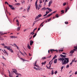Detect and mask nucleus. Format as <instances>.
<instances>
[{
	"mask_svg": "<svg viewBox=\"0 0 77 77\" xmlns=\"http://www.w3.org/2000/svg\"><path fill=\"white\" fill-rule=\"evenodd\" d=\"M74 53V51L73 50H72L70 51L69 53L70 54H73V53Z\"/></svg>",
	"mask_w": 77,
	"mask_h": 77,
	"instance_id": "nucleus-11",
	"label": "nucleus"
},
{
	"mask_svg": "<svg viewBox=\"0 0 77 77\" xmlns=\"http://www.w3.org/2000/svg\"><path fill=\"white\" fill-rule=\"evenodd\" d=\"M27 45V48H28L29 49V50H30L31 49V47H30V46L29 45V44H28Z\"/></svg>",
	"mask_w": 77,
	"mask_h": 77,
	"instance_id": "nucleus-16",
	"label": "nucleus"
},
{
	"mask_svg": "<svg viewBox=\"0 0 77 77\" xmlns=\"http://www.w3.org/2000/svg\"><path fill=\"white\" fill-rule=\"evenodd\" d=\"M36 29H37V28H36L34 29V30H33V31H35V30H36Z\"/></svg>",
	"mask_w": 77,
	"mask_h": 77,
	"instance_id": "nucleus-57",
	"label": "nucleus"
},
{
	"mask_svg": "<svg viewBox=\"0 0 77 77\" xmlns=\"http://www.w3.org/2000/svg\"><path fill=\"white\" fill-rule=\"evenodd\" d=\"M8 6L9 7H10V8H12V7H13V6L12 5H9Z\"/></svg>",
	"mask_w": 77,
	"mask_h": 77,
	"instance_id": "nucleus-22",
	"label": "nucleus"
},
{
	"mask_svg": "<svg viewBox=\"0 0 77 77\" xmlns=\"http://www.w3.org/2000/svg\"><path fill=\"white\" fill-rule=\"evenodd\" d=\"M62 54H65V55H66V53H64V52H63L62 53Z\"/></svg>",
	"mask_w": 77,
	"mask_h": 77,
	"instance_id": "nucleus-46",
	"label": "nucleus"
},
{
	"mask_svg": "<svg viewBox=\"0 0 77 77\" xmlns=\"http://www.w3.org/2000/svg\"><path fill=\"white\" fill-rule=\"evenodd\" d=\"M56 57H57V56H56V55H55L54 57L53 58L52 60H54V59H56Z\"/></svg>",
	"mask_w": 77,
	"mask_h": 77,
	"instance_id": "nucleus-19",
	"label": "nucleus"
},
{
	"mask_svg": "<svg viewBox=\"0 0 77 77\" xmlns=\"http://www.w3.org/2000/svg\"><path fill=\"white\" fill-rule=\"evenodd\" d=\"M14 45V46H15V47L17 46V45H16L14 43L13 44Z\"/></svg>",
	"mask_w": 77,
	"mask_h": 77,
	"instance_id": "nucleus-48",
	"label": "nucleus"
},
{
	"mask_svg": "<svg viewBox=\"0 0 77 77\" xmlns=\"http://www.w3.org/2000/svg\"><path fill=\"white\" fill-rule=\"evenodd\" d=\"M66 5V3L64 2V3H63V6H65V5Z\"/></svg>",
	"mask_w": 77,
	"mask_h": 77,
	"instance_id": "nucleus-29",
	"label": "nucleus"
},
{
	"mask_svg": "<svg viewBox=\"0 0 77 77\" xmlns=\"http://www.w3.org/2000/svg\"><path fill=\"white\" fill-rule=\"evenodd\" d=\"M72 62L70 63L69 64V65H71V66H72Z\"/></svg>",
	"mask_w": 77,
	"mask_h": 77,
	"instance_id": "nucleus-43",
	"label": "nucleus"
},
{
	"mask_svg": "<svg viewBox=\"0 0 77 77\" xmlns=\"http://www.w3.org/2000/svg\"><path fill=\"white\" fill-rule=\"evenodd\" d=\"M44 63V65H45V63H46V61H45Z\"/></svg>",
	"mask_w": 77,
	"mask_h": 77,
	"instance_id": "nucleus-64",
	"label": "nucleus"
},
{
	"mask_svg": "<svg viewBox=\"0 0 77 77\" xmlns=\"http://www.w3.org/2000/svg\"><path fill=\"white\" fill-rule=\"evenodd\" d=\"M8 33H3L2 32H0V34H1V35H5V34H7Z\"/></svg>",
	"mask_w": 77,
	"mask_h": 77,
	"instance_id": "nucleus-12",
	"label": "nucleus"
},
{
	"mask_svg": "<svg viewBox=\"0 0 77 77\" xmlns=\"http://www.w3.org/2000/svg\"><path fill=\"white\" fill-rule=\"evenodd\" d=\"M35 7L38 6V4H35Z\"/></svg>",
	"mask_w": 77,
	"mask_h": 77,
	"instance_id": "nucleus-51",
	"label": "nucleus"
},
{
	"mask_svg": "<svg viewBox=\"0 0 77 77\" xmlns=\"http://www.w3.org/2000/svg\"><path fill=\"white\" fill-rule=\"evenodd\" d=\"M8 20L9 21V22L11 23V24H12V21L11 20Z\"/></svg>",
	"mask_w": 77,
	"mask_h": 77,
	"instance_id": "nucleus-50",
	"label": "nucleus"
},
{
	"mask_svg": "<svg viewBox=\"0 0 77 77\" xmlns=\"http://www.w3.org/2000/svg\"><path fill=\"white\" fill-rule=\"evenodd\" d=\"M57 73V71H55V72H54V73L55 74H56Z\"/></svg>",
	"mask_w": 77,
	"mask_h": 77,
	"instance_id": "nucleus-42",
	"label": "nucleus"
},
{
	"mask_svg": "<svg viewBox=\"0 0 77 77\" xmlns=\"http://www.w3.org/2000/svg\"><path fill=\"white\" fill-rule=\"evenodd\" d=\"M4 73V70H3V69L2 70V72H1V73Z\"/></svg>",
	"mask_w": 77,
	"mask_h": 77,
	"instance_id": "nucleus-33",
	"label": "nucleus"
},
{
	"mask_svg": "<svg viewBox=\"0 0 77 77\" xmlns=\"http://www.w3.org/2000/svg\"><path fill=\"white\" fill-rule=\"evenodd\" d=\"M9 76L10 77H11V73L10 71L9 72Z\"/></svg>",
	"mask_w": 77,
	"mask_h": 77,
	"instance_id": "nucleus-28",
	"label": "nucleus"
},
{
	"mask_svg": "<svg viewBox=\"0 0 77 77\" xmlns=\"http://www.w3.org/2000/svg\"><path fill=\"white\" fill-rule=\"evenodd\" d=\"M36 35H37V34L36 33H35V35H33V38H35V36H36Z\"/></svg>",
	"mask_w": 77,
	"mask_h": 77,
	"instance_id": "nucleus-23",
	"label": "nucleus"
},
{
	"mask_svg": "<svg viewBox=\"0 0 77 77\" xmlns=\"http://www.w3.org/2000/svg\"><path fill=\"white\" fill-rule=\"evenodd\" d=\"M16 23H18V22H19V21H18V20L17 19L16 20Z\"/></svg>",
	"mask_w": 77,
	"mask_h": 77,
	"instance_id": "nucleus-53",
	"label": "nucleus"
},
{
	"mask_svg": "<svg viewBox=\"0 0 77 77\" xmlns=\"http://www.w3.org/2000/svg\"><path fill=\"white\" fill-rule=\"evenodd\" d=\"M57 12V11H54V12H53V13H52V14H53L54 13H56V12Z\"/></svg>",
	"mask_w": 77,
	"mask_h": 77,
	"instance_id": "nucleus-38",
	"label": "nucleus"
},
{
	"mask_svg": "<svg viewBox=\"0 0 77 77\" xmlns=\"http://www.w3.org/2000/svg\"><path fill=\"white\" fill-rule=\"evenodd\" d=\"M36 63H37V61H35V63H33L34 64V66H36L37 68H36V67H33V68H34V69H36V70H40V69H38L39 68V66H38L36 65Z\"/></svg>",
	"mask_w": 77,
	"mask_h": 77,
	"instance_id": "nucleus-2",
	"label": "nucleus"
},
{
	"mask_svg": "<svg viewBox=\"0 0 77 77\" xmlns=\"http://www.w3.org/2000/svg\"><path fill=\"white\" fill-rule=\"evenodd\" d=\"M53 15V13H51L50 14L47 15L48 17H50V16H51V15Z\"/></svg>",
	"mask_w": 77,
	"mask_h": 77,
	"instance_id": "nucleus-18",
	"label": "nucleus"
},
{
	"mask_svg": "<svg viewBox=\"0 0 77 77\" xmlns=\"http://www.w3.org/2000/svg\"><path fill=\"white\" fill-rule=\"evenodd\" d=\"M44 5L45 6L46 5V2H45L44 3Z\"/></svg>",
	"mask_w": 77,
	"mask_h": 77,
	"instance_id": "nucleus-59",
	"label": "nucleus"
},
{
	"mask_svg": "<svg viewBox=\"0 0 77 77\" xmlns=\"http://www.w3.org/2000/svg\"><path fill=\"white\" fill-rule=\"evenodd\" d=\"M56 17H57V18H59V15L57 14L55 15Z\"/></svg>",
	"mask_w": 77,
	"mask_h": 77,
	"instance_id": "nucleus-25",
	"label": "nucleus"
},
{
	"mask_svg": "<svg viewBox=\"0 0 77 77\" xmlns=\"http://www.w3.org/2000/svg\"><path fill=\"white\" fill-rule=\"evenodd\" d=\"M69 8L68 7H67V8H66V11L65 12L66 13V12H67V11H68V10H69Z\"/></svg>",
	"mask_w": 77,
	"mask_h": 77,
	"instance_id": "nucleus-14",
	"label": "nucleus"
},
{
	"mask_svg": "<svg viewBox=\"0 0 77 77\" xmlns=\"http://www.w3.org/2000/svg\"><path fill=\"white\" fill-rule=\"evenodd\" d=\"M60 56L61 57H64L60 58L58 59V60L60 61H62V65H66L67 64L68 62H69V58H65L66 55H64L62 54H60Z\"/></svg>",
	"mask_w": 77,
	"mask_h": 77,
	"instance_id": "nucleus-1",
	"label": "nucleus"
},
{
	"mask_svg": "<svg viewBox=\"0 0 77 77\" xmlns=\"http://www.w3.org/2000/svg\"><path fill=\"white\" fill-rule=\"evenodd\" d=\"M40 30V28H38V31H39V30Z\"/></svg>",
	"mask_w": 77,
	"mask_h": 77,
	"instance_id": "nucleus-60",
	"label": "nucleus"
},
{
	"mask_svg": "<svg viewBox=\"0 0 77 77\" xmlns=\"http://www.w3.org/2000/svg\"><path fill=\"white\" fill-rule=\"evenodd\" d=\"M16 47H17V49H19V48H18V47L17 46H16Z\"/></svg>",
	"mask_w": 77,
	"mask_h": 77,
	"instance_id": "nucleus-63",
	"label": "nucleus"
},
{
	"mask_svg": "<svg viewBox=\"0 0 77 77\" xmlns=\"http://www.w3.org/2000/svg\"><path fill=\"white\" fill-rule=\"evenodd\" d=\"M47 9H48V10L49 11V12H51V11H52V10L48 8H47Z\"/></svg>",
	"mask_w": 77,
	"mask_h": 77,
	"instance_id": "nucleus-15",
	"label": "nucleus"
},
{
	"mask_svg": "<svg viewBox=\"0 0 77 77\" xmlns=\"http://www.w3.org/2000/svg\"><path fill=\"white\" fill-rule=\"evenodd\" d=\"M30 6L28 8H27V11L28 12L29 11V9H30Z\"/></svg>",
	"mask_w": 77,
	"mask_h": 77,
	"instance_id": "nucleus-31",
	"label": "nucleus"
},
{
	"mask_svg": "<svg viewBox=\"0 0 77 77\" xmlns=\"http://www.w3.org/2000/svg\"><path fill=\"white\" fill-rule=\"evenodd\" d=\"M69 67V64H67L66 66V68H68Z\"/></svg>",
	"mask_w": 77,
	"mask_h": 77,
	"instance_id": "nucleus-30",
	"label": "nucleus"
},
{
	"mask_svg": "<svg viewBox=\"0 0 77 77\" xmlns=\"http://www.w3.org/2000/svg\"><path fill=\"white\" fill-rule=\"evenodd\" d=\"M47 14H45L43 16V17H45V16H46V15H47Z\"/></svg>",
	"mask_w": 77,
	"mask_h": 77,
	"instance_id": "nucleus-55",
	"label": "nucleus"
},
{
	"mask_svg": "<svg viewBox=\"0 0 77 77\" xmlns=\"http://www.w3.org/2000/svg\"><path fill=\"white\" fill-rule=\"evenodd\" d=\"M51 20V19L50 18L49 19H47L48 22H50V21Z\"/></svg>",
	"mask_w": 77,
	"mask_h": 77,
	"instance_id": "nucleus-35",
	"label": "nucleus"
},
{
	"mask_svg": "<svg viewBox=\"0 0 77 77\" xmlns=\"http://www.w3.org/2000/svg\"><path fill=\"white\" fill-rule=\"evenodd\" d=\"M51 74H52V75L54 74V71H53V70H52Z\"/></svg>",
	"mask_w": 77,
	"mask_h": 77,
	"instance_id": "nucleus-24",
	"label": "nucleus"
},
{
	"mask_svg": "<svg viewBox=\"0 0 77 77\" xmlns=\"http://www.w3.org/2000/svg\"><path fill=\"white\" fill-rule=\"evenodd\" d=\"M49 12H50L49 11H46V14L47 15V14H48V13H49Z\"/></svg>",
	"mask_w": 77,
	"mask_h": 77,
	"instance_id": "nucleus-39",
	"label": "nucleus"
},
{
	"mask_svg": "<svg viewBox=\"0 0 77 77\" xmlns=\"http://www.w3.org/2000/svg\"><path fill=\"white\" fill-rule=\"evenodd\" d=\"M4 48H6L8 50H9L11 53H14V51L12 49L10 48V47H8V46H5Z\"/></svg>",
	"mask_w": 77,
	"mask_h": 77,
	"instance_id": "nucleus-3",
	"label": "nucleus"
},
{
	"mask_svg": "<svg viewBox=\"0 0 77 77\" xmlns=\"http://www.w3.org/2000/svg\"><path fill=\"white\" fill-rule=\"evenodd\" d=\"M33 44V41H32V40H31L30 41V45L31 46Z\"/></svg>",
	"mask_w": 77,
	"mask_h": 77,
	"instance_id": "nucleus-9",
	"label": "nucleus"
},
{
	"mask_svg": "<svg viewBox=\"0 0 77 77\" xmlns=\"http://www.w3.org/2000/svg\"><path fill=\"white\" fill-rule=\"evenodd\" d=\"M75 74H77V71H75Z\"/></svg>",
	"mask_w": 77,
	"mask_h": 77,
	"instance_id": "nucleus-56",
	"label": "nucleus"
},
{
	"mask_svg": "<svg viewBox=\"0 0 77 77\" xmlns=\"http://www.w3.org/2000/svg\"><path fill=\"white\" fill-rule=\"evenodd\" d=\"M5 4H7L8 5H9V3L7 2H5Z\"/></svg>",
	"mask_w": 77,
	"mask_h": 77,
	"instance_id": "nucleus-36",
	"label": "nucleus"
},
{
	"mask_svg": "<svg viewBox=\"0 0 77 77\" xmlns=\"http://www.w3.org/2000/svg\"><path fill=\"white\" fill-rule=\"evenodd\" d=\"M50 52L51 53H53V51H55V50L54 49H50Z\"/></svg>",
	"mask_w": 77,
	"mask_h": 77,
	"instance_id": "nucleus-13",
	"label": "nucleus"
},
{
	"mask_svg": "<svg viewBox=\"0 0 77 77\" xmlns=\"http://www.w3.org/2000/svg\"><path fill=\"white\" fill-rule=\"evenodd\" d=\"M40 4H41V3H42V1L40 0L39 1Z\"/></svg>",
	"mask_w": 77,
	"mask_h": 77,
	"instance_id": "nucleus-44",
	"label": "nucleus"
},
{
	"mask_svg": "<svg viewBox=\"0 0 77 77\" xmlns=\"http://www.w3.org/2000/svg\"><path fill=\"white\" fill-rule=\"evenodd\" d=\"M38 17H39H39H42V15H41V14H40L38 15Z\"/></svg>",
	"mask_w": 77,
	"mask_h": 77,
	"instance_id": "nucleus-26",
	"label": "nucleus"
},
{
	"mask_svg": "<svg viewBox=\"0 0 77 77\" xmlns=\"http://www.w3.org/2000/svg\"><path fill=\"white\" fill-rule=\"evenodd\" d=\"M65 23L66 24H68V22H65Z\"/></svg>",
	"mask_w": 77,
	"mask_h": 77,
	"instance_id": "nucleus-41",
	"label": "nucleus"
},
{
	"mask_svg": "<svg viewBox=\"0 0 77 77\" xmlns=\"http://www.w3.org/2000/svg\"><path fill=\"white\" fill-rule=\"evenodd\" d=\"M34 32H35V31H34V32H32L30 33V35H32V34Z\"/></svg>",
	"mask_w": 77,
	"mask_h": 77,
	"instance_id": "nucleus-52",
	"label": "nucleus"
},
{
	"mask_svg": "<svg viewBox=\"0 0 77 77\" xmlns=\"http://www.w3.org/2000/svg\"><path fill=\"white\" fill-rule=\"evenodd\" d=\"M74 48H75V49H76L77 50V46H75V47H74Z\"/></svg>",
	"mask_w": 77,
	"mask_h": 77,
	"instance_id": "nucleus-40",
	"label": "nucleus"
},
{
	"mask_svg": "<svg viewBox=\"0 0 77 77\" xmlns=\"http://www.w3.org/2000/svg\"><path fill=\"white\" fill-rule=\"evenodd\" d=\"M77 49H74L73 50L74 51H74H76V50H77Z\"/></svg>",
	"mask_w": 77,
	"mask_h": 77,
	"instance_id": "nucleus-45",
	"label": "nucleus"
},
{
	"mask_svg": "<svg viewBox=\"0 0 77 77\" xmlns=\"http://www.w3.org/2000/svg\"><path fill=\"white\" fill-rule=\"evenodd\" d=\"M57 59H55L54 61V63H57Z\"/></svg>",
	"mask_w": 77,
	"mask_h": 77,
	"instance_id": "nucleus-17",
	"label": "nucleus"
},
{
	"mask_svg": "<svg viewBox=\"0 0 77 77\" xmlns=\"http://www.w3.org/2000/svg\"><path fill=\"white\" fill-rule=\"evenodd\" d=\"M15 5L17 6H20V3H16Z\"/></svg>",
	"mask_w": 77,
	"mask_h": 77,
	"instance_id": "nucleus-21",
	"label": "nucleus"
},
{
	"mask_svg": "<svg viewBox=\"0 0 77 77\" xmlns=\"http://www.w3.org/2000/svg\"><path fill=\"white\" fill-rule=\"evenodd\" d=\"M47 9V8H46L45 7H44L43 8H42L41 9V11H45Z\"/></svg>",
	"mask_w": 77,
	"mask_h": 77,
	"instance_id": "nucleus-7",
	"label": "nucleus"
},
{
	"mask_svg": "<svg viewBox=\"0 0 77 77\" xmlns=\"http://www.w3.org/2000/svg\"><path fill=\"white\" fill-rule=\"evenodd\" d=\"M20 28H21V27L19 26L17 27V31H20Z\"/></svg>",
	"mask_w": 77,
	"mask_h": 77,
	"instance_id": "nucleus-20",
	"label": "nucleus"
},
{
	"mask_svg": "<svg viewBox=\"0 0 77 77\" xmlns=\"http://www.w3.org/2000/svg\"><path fill=\"white\" fill-rule=\"evenodd\" d=\"M12 70H13V72H14L15 74H16V75H18L21 76V74L17 72V69H13Z\"/></svg>",
	"mask_w": 77,
	"mask_h": 77,
	"instance_id": "nucleus-4",
	"label": "nucleus"
},
{
	"mask_svg": "<svg viewBox=\"0 0 77 77\" xmlns=\"http://www.w3.org/2000/svg\"><path fill=\"white\" fill-rule=\"evenodd\" d=\"M63 51V50L61 49L60 50V51L61 52Z\"/></svg>",
	"mask_w": 77,
	"mask_h": 77,
	"instance_id": "nucleus-62",
	"label": "nucleus"
},
{
	"mask_svg": "<svg viewBox=\"0 0 77 77\" xmlns=\"http://www.w3.org/2000/svg\"><path fill=\"white\" fill-rule=\"evenodd\" d=\"M52 2H53V1H52V0L50 1L49 2V4H48V6L49 7H50V6H51V3H52Z\"/></svg>",
	"mask_w": 77,
	"mask_h": 77,
	"instance_id": "nucleus-6",
	"label": "nucleus"
},
{
	"mask_svg": "<svg viewBox=\"0 0 77 77\" xmlns=\"http://www.w3.org/2000/svg\"><path fill=\"white\" fill-rule=\"evenodd\" d=\"M51 61H50L49 63V64H48V65H50L49 67H48V66H46V67H47L48 69H52V68L50 69V68H51V64L53 63V62H52L51 63Z\"/></svg>",
	"mask_w": 77,
	"mask_h": 77,
	"instance_id": "nucleus-5",
	"label": "nucleus"
},
{
	"mask_svg": "<svg viewBox=\"0 0 77 77\" xmlns=\"http://www.w3.org/2000/svg\"><path fill=\"white\" fill-rule=\"evenodd\" d=\"M11 9H12V10H15V8H14V7H12L11 8Z\"/></svg>",
	"mask_w": 77,
	"mask_h": 77,
	"instance_id": "nucleus-47",
	"label": "nucleus"
},
{
	"mask_svg": "<svg viewBox=\"0 0 77 77\" xmlns=\"http://www.w3.org/2000/svg\"><path fill=\"white\" fill-rule=\"evenodd\" d=\"M2 59H3L6 60V59H5V58L3 56H2Z\"/></svg>",
	"mask_w": 77,
	"mask_h": 77,
	"instance_id": "nucleus-49",
	"label": "nucleus"
},
{
	"mask_svg": "<svg viewBox=\"0 0 77 77\" xmlns=\"http://www.w3.org/2000/svg\"><path fill=\"white\" fill-rule=\"evenodd\" d=\"M19 24L20 23H19V22H17V25L18 26H19Z\"/></svg>",
	"mask_w": 77,
	"mask_h": 77,
	"instance_id": "nucleus-32",
	"label": "nucleus"
},
{
	"mask_svg": "<svg viewBox=\"0 0 77 77\" xmlns=\"http://www.w3.org/2000/svg\"><path fill=\"white\" fill-rule=\"evenodd\" d=\"M23 9V7H21V8H20V10H21V9Z\"/></svg>",
	"mask_w": 77,
	"mask_h": 77,
	"instance_id": "nucleus-58",
	"label": "nucleus"
},
{
	"mask_svg": "<svg viewBox=\"0 0 77 77\" xmlns=\"http://www.w3.org/2000/svg\"><path fill=\"white\" fill-rule=\"evenodd\" d=\"M1 45H3L4 46H5V44L2 43V44H1Z\"/></svg>",
	"mask_w": 77,
	"mask_h": 77,
	"instance_id": "nucleus-54",
	"label": "nucleus"
},
{
	"mask_svg": "<svg viewBox=\"0 0 77 77\" xmlns=\"http://www.w3.org/2000/svg\"><path fill=\"white\" fill-rule=\"evenodd\" d=\"M61 12H62L61 14H64V11L63 10H61Z\"/></svg>",
	"mask_w": 77,
	"mask_h": 77,
	"instance_id": "nucleus-27",
	"label": "nucleus"
},
{
	"mask_svg": "<svg viewBox=\"0 0 77 77\" xmlns=\"http://www.w3.org/2000/svg\"><path fill=\"white\" fill-rule=\"evenodd\" d=\"M17 38V37L15 36H10V38H12V39L13 38Z\"/></svg>",
	"mask_w": 77,
	"mask_h": 77,
	"instance_id": "nucleus-8",
	"label": "nucleus"
},
{
	"mask_svg": "<svg viewBox=\"0 0 77 77\" xmlns=\"http://www.w3.org/2000/svg\"><path fill=\"white\" fill-rule=\"evenodd\" d=\"M4 51L5 52H4L3 51V52L5 53L6 54L7 56H8V53H7V51H5V50H4Z\"/></svg>",
	"mask_w": 77,
	"mask_h": 77,
	"instance_id": "nucleus-10",
	"label": "nucleus"
},
{
	"mask_svg": "<svg viewBox=\"0 0 77 77\" xmlns=\"http://www.w3.org/2000/svg\"><path fill=\"white\" fill-rule=\"evenodd\" d=\"M25 60V59H23L22 60H23V62H24V61H26V60Z\"/></svg>",
	"mask_w": 77,
	"mask_h": 77,
	"instance_id": "nucleus-61",
	"label": "nucleus"
},
{
	"mask_svg": "<svg viewBox=\"0 0 77 77\" xmlns=\"http://www.w3.org/2000/svg\"><path fill=\"white\" fill-rule=\"evenodd\" d=\"M63 67H64V66H62L61 68V71H62V70L63 69Z\"/></svg>",
	"mask_w": 77,
	"mask_h": 77,
	"instance_id": "nucleus-37",
	"label": "nucleus"
},
{
	"mask_svg": "<svg viewBox=\"0 0 77 77\" xmlns=\"http://www.w3.org/2000/svg\"><path fill=\"white\" fill-rule=\"evenodd\" d=\"M39 18V17H38V16H37L36 17L35 19V20H36V19H38V18Z\"/></svg>",
	"mask_w": 77,
	"mask_h": 77,
	"instance_id": "nucleus-34",
	"label": "nucleus"
}]
</instances>
